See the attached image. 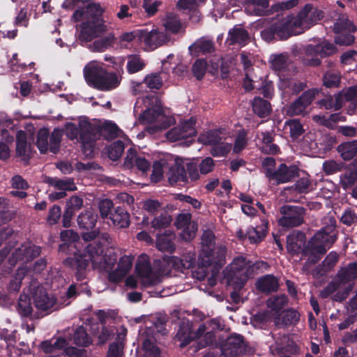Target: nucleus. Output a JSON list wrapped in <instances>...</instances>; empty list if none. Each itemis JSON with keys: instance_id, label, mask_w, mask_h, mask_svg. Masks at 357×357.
<instances>
[{"instance_id": "28", "label": "nucleus", "mask_w": 357, "mask_h": 357, "mask_svg": "<svg viewBox=\"0 0 357 357\" xmlns=\"http://www.w3.org/2000/svg\"><path fill=\"white\" fill-rule=\"evenodd\" d=\"M168 167L167 178L172 185L178 181L186 182L188 181L185 163L182 160L176 159L172 164H168Z\"/></svg>"}, {"instance_id": "63", "label": "nucleus", "mask_w": 357, "mask_h": 357, "mask_svg": "<svg viewBox=\"0 0 357 357\" xmlns=\"http://www.w3.org/2000/svg\"><path fill=\"white\" fill-rule=\"evenodd\" d=\"M323 81L326 87L337 86L340 81V74L333 70L328 71L324 75Z\"/></svg>"}, {"instance_id": "62", "label": "nucleus", "mask_w": 357, "mask_h": 357, "mask_svg": "<svg viewBox=\"0 0 357 357\" xmlns=\"http://www.w3.org/2000/svg\"><path fill=\"white\" fill-rule=\"evenodd\" d=\"M83 205V199L77 196H72L66 202V213L73 216L75 211L81 208Z\"/></svg>"}, {"instance_id": "10", "label": "nucleus", "mask_w": 357, "mask_h": 357, "mask_svg": "<svg viewBox=\"0 0 357 357\" xmlns=\"http://www.w3.org/2000/svg\"><path fill=\"white\" fill-rule=\"evenodd\" d=\"M254 265L243 257H237L225 271V278L229 285L240 289L252 275Z\"/></svg>"}, {"instance_id": "13", "label": "nucleus", "mask_w": 357, "mask_h": 357, "mask_svg": "<svg viewBox=\"0 0 357 357\" xmlns=\"http://www.w3.org/2000/svg\"><path fill=\"white\" fill-rule=\"evenodd\" d=\"M335 47L331 43L323 42L317 45H309L306 47V54L303 62L307 66H316L320 63L319 57H324L333 54Z\"/></svg>"}, {"instance_id": "48", "label": "nucleus", "mask_w": 357, "mask_h": 357, "mask_svg": "<svg viewBox=\"0 0 357 357\" xmlns=\"http://www.w3.org/2000/svg\"><path fill=\"white\" fill-rule=\"evenodd\" d=\"M284 130L286 132H289L291 137L293 139H296L300 137L304 131L303 126L297 119L286 121L284 125Z\"/></svg>"}, {"instance_id": "51", "label": "nucleus", "mask_w": 357, "mask_h": 357, "mask_svg": "<svg viewBox=\"0 0 357 357\" xmlns=\"http://www.w3.org/2000/svg\"><path fill=\"white\" fill-rule=\"evenodd\" d=\"M271 67L275 71H282L288 65V57L286 54H271L269 58Z\"/></svg>"}, {"instance_id": "32", "label": "nucleus", "mask_w": 357, "mask_h": 357, "mask_svg": "<svg viewBox=\"0 0 357 357\" xmlns=\"http://www.w3.org/2000/svg\"><path fill=\"white\" fill-rule=\"evenodd\" d=\"M162 26L166 31L172 33H183L185 26L181 22L179 17L174 13H168L162 20Z\"/></svg>"}, {"instance_id": "8", "label": "nucleus", "mask_w": 357, "mask_h": 357, "mask_svg": "<svg viewBox=\"0 0 357 357\" xmlns=\"http://www.w3.org/2000/svg\"><path fill=\"white\" fill-rule=\"evenodd\" d=\"M96 131L98 129L94 125L84 118L79 119L77 126L72 122L66 123L64 128L67 137L70 139H79L84 151H89V153L92 152L93 144L96 139Z\"/></svg>"}, {"instance_id": "16", "label": "nucleus", "mask_w": 357, "mask_h": 357, "mask_svg": "<svg viewBox=\"0 0 357 357\" xmlns=\"http://www.w3.org/2000/svg\"><path fill=\"white\" fill-rule=\"evenodd\" d=\"M333 29L337 34L335 37L337 44L349 45L354 42V37L351 33L355 31V27L346 16H342L335 23Z\"/></svg>"}, {"instance_id": "2", "label": "nucleus", "mask_w": 357, "mask_h": 357, "mask_svg": "<svg viewBox=\"0 0 357 357\" xmlns=\"http://www.w3.org/2000/svg\"><path fill=\"white\" fill-rule=\"evenodd\" d=\"M84 3L80 0H66L63 6L68 9L76 8L73 15L75 21H85L80 26L79 39L90 41L107 30L105 21L102 18L105 8L98 3L81 6Z\"/></svg>"}, {"instance_id": "7", "label": "nucleus", "mask_w": 357, "mask_h": 357, "mask_svg": "<svg viewBox=\"0 0 357 357\" xmlns=\"http://www.w3.org/2000/svg\"><path fill=\"white\" fill-rule=\"evenodd\" d=\"M335 221L330 219V225L317 232L308 243L305 253L310 252V261L316 262L336 240Z\"/></svg>"}, {"instance_id": "19", "label": "nucleus", "mask_w": 357, "mask_h": 357, "mask_svg": "<svg viewBox=\"0 0 357 357\" xmlns=\"http://www.w3.org/2000/svg\"><path fill=\"white\" fill-rule=\"evenodd\" d=\"M318 93L319 91L317 89H312L304 92L292 104L285 107L284 112L287 115L291 116L303 114Z\"/></svg>"}, {"instance_id": "21", "label": "nucleus", "mask_w": 357, "mask_h": 357, "mask_svg": "<svg viewBox=\"0 0 357 357\" xmlns=\"http://www.w3.org/2000/svg\"><path fill=\"white\" fill-rule=\"evenodd\" d=\"M68 343L63 337H59L56 340L45 341L41 344V348L45 353H54L58 350L64 349V352L70 357H80L82 351L73 347H67Z\"/></svg>"}, {"instance_id": "50", "label": "nucleus", "mask_w": 357, "mask_h": 357, "mask_svg": "<svg viewBox=\"0 0 357 357\" xmlns=\"http://www.w3.org/2000/svg\"><path fill=\"white\" fill-rule=\"evenodd\" d=\"M299 319V314L293 310L283 311L278 317L275 318V324H293L296 323Z\"/></svg>"}, {"instance_id": "47", "label": "nucleus", "mask_w": 357, "mask_h": 357, "mask_svg": "<svg viewBox=\"0 0 357 357\" xmlns=\"http://www.w3.org/2000/svg\"><path fill=\"white\" fill-rule=\"evenodd\" d=\"M252 109L254 112L259 117L267 116L271 110L270 103L261 98L254 99Z\"/></svg>"}, {"instance_id": "30", "label": "nucleus", "mask_w": 357, "mask_h": 357, "mask_svg": "<svg viewBox=\"0 0 357 357\" xmlns=\"http://www.w3.org/2000/svg\"><path fill=\"white\" fill-rule=\"evenodd\" d=\"M243 337L238 334L231 335L223 347V353L226 356H236L243 351Z\"/></svg>"}, {"instance_id": "64", "label": "nucleus", "mask_w": 357, "mask_h": 357, "mask_svg": "<svg viewBox=\"0 0 357 357\" xmlns=\"http://www.w3.org/2000/svg\"><path fill=\"white\" fill-rule=\"evenodd\" d=\"M343 182L351 185L357 180V160L350 165L349 170L345 173Z\"/></svg>"}, {"instance_id": "4", "label": "nucleus", "mask_w": 357, "mask_h": 357, "mask_svg": "<svg viewBox=\"0 0 357 357\" xmlns=\"http://www.w3.org/2000/svg\"><path fill=\"white\" fill-rule=\"evenodd\" d=\"M84 77L88 85L100 91H107L117 88L121 82L120 73L108 72L102 63L92 61L84 68Z\"/></svg>"}, {"instance_id": "20", "label": "nucleus", "mask_w": 357, "mask_h": 357, "mask_svg": "<svg viewBox=\"0 0 357 357\" xmlns=\"http://www.w3.org/2000/svg\"><path fill=\"white\" fill-rule=\"evenodd\" d=\"M45 182L58 192L54 191L49 194V198L52 201H55L64 197L66 195V191H74L77 190L73 179L66 178L60 179L58 178L47 177Z\"/></svg>"}, {"instance_id": "26", "label": "nucleus", "mask_w": 357, "mask_h": 357, "mask_svg": "<svg viewBox=\"0 0 357 357\" xmlns=\"http://www.w3.org/2000/svg\"><path fill=\"white\" fill-rule=\"evenodd\" d=\"M305 237L302 232H292L289 234L287 239V248L289 252L293 255L302 252V256H308V260L310 261V252L305 253V248H303L305 245Z\"/></svg>"}, {"instance_id": "31", "label": "nucleus", "mask_w": 357, "mask_h": 357, "mask_svg": "<svg viewBox=\"0 0 357 357\" xmlns=\"http://www.w3.org/2000/svg\"><path fill=\"white\" fill-rule=\"evenodd\" d=\"M124 165L128 168L136 165L137 169L142 172L148 171L151 167L149 161L144 156L136 155L135 151L132 149H130L128 151Z\"/></svg>"}, {"instance_id": "3", "label": "nucleus", "mask_w": 357, "mask_h": 357, "mask_svg": "<svg viewBox=\"0 0 357 357\" xmlns=\"http://www.w3.org/2000/svg\"><path fill=\"white\" fill-rule=\"evenodd\" d=\"M144 104L146 110L140 115L139 121L147 125L146 130L151 134H154L161 130L165 129L174 123V117L164 114L161 109L160 102L155 96L151 98L138 99L134 107V112L138 113L141 105Z\"/></svg>"}, {"instance_id": "11", "label": "nucleus", "mask_w": 357, "mask_h": 357, "mask_svg": "<svg viewBox=\"0 0 357 357\" xmlns=\"http://www.w3.org/2000/svg\"><path fill=\"white\" fill-rule=\"evenodd\" d=\"M215 236L213 233L205 231L202 237V248L199 254L202 262L208 264L213 261L219 265H222L225 261L226 249L224 246H215Z\"/></svg>"}, {"instance_id": "56", "label": "nucleus", "mask_w": 357, "mask_h": 357, "mask_svg": "<svg viewBox=\"0 0 357 357\" xmlns=\"http://www.w3.org/2000/svg\"><path fill=\"white\" fill-rule=\"evenodd\" d=\"M295 190L299 193H307L314 189V184L309 176L300 178L294 185Z\"/></svg>"}, {"instance_id": "36", "label": "nucleus", "mask_w": 357, "mask_h": 357, "mask_svg": "<svg viewBox=\"0 0 357 357\" xmlns=\"http://www.w3.org/2000/svg\"><path fill=\"white\" fill-rule=\"evenodd\" d=\"M130 140L128 137H123V140H117L113 142L107 148V154L112 160H118L122 155L125 146L130 144Z\"/></svg>"}, {"instance_id": "29", "label": "nucleus", "mask_w": 357, "mask_h": 357, "mask_svg": "<svg viewBox=\"0 0 357 357\" xmlns=\"http://www.w3.org/2000/svg\"><path fill=\"white\" fill-rule=\"evenodd\" d=\"M301 21H303L306 29L310 28L323 17V12L313 8L311 5H306L298 13Z\"/></svg>"}, {"instance_id": "35", "label": "nucleus", "mask_w": 357, "mask_h": 357, "mask_svg": "<svg viewBox=\"0 0 357 357\" xmlns=\"http://www.w3.org/2000/svg\"><path fill=\"white\" fill-rule=\"evenodd\" d=\"M109 218L113 225L118 228L127 227L130 224L129 214L125 209L120 207L115 208L110 213Z\"/></svg>"}, {"instance_id": "27", "label": "nucleus", "mask_w": 357, "mask_h": 357, "mask_svg": "<svg viewBox=\"0 0 357 357\" xmlns=\"http://www.w3.org/2000/svg\"><path fill=\"white\" fill-rule=\"evenodd\" d=\"M16 142V152L18 155L29 156L31 153L32 142L33 141V132L20 130L17 132Z\"/></svg>"}, {"instance_id": "41", "label": "nucleus", "mask_w": 357, "mask_h": 357, "mask_svg": "<svg viewBox=\"0 0 357 357\" xmlns=\"http://www.w3.org/2000/svg\"><path fill=\"white\" fill-rule=\"evenodd\" d=\"M213 50V45L211 40L201 38L195 42L189 47L190 54L197 56L199 53H209Z\"/></svg>"}, {"instance_id": "60", "label": "nucleus", "mask_w": 357, "mask_h": 357, "mask_svg": "<svg viewBox=\"0 0 357 357\" xmlns=\"http://www.w3.org/2000/svg\"><path fill=\"white\" fill-rule=\"evenodd\" d=\"M287 303V298L284 295L270 298L267 301V305L273 311L278 312Z\"/></svg>"}, {"instance_id": "25", "label": "nucleus", "mask_w": 357, "mask_h": 357, "mask_svg": "<svg viewBox=\"0 0 357 357\" xmlns=\"http://www.w3.org/2000/svg\"><path fill=\"white\" fill-rule=\"evenodd\" d=\"M195 255L194 252H188L182 255L181 258L177 257H168L164 259V263L168 266L180 271L190 268L195 262Z\"/></svg>"}, {"instance_id": "42", "label": "nucleus", "mask_w": 357, "mask_h": 357, "mask_svg": "<svg viewBox=\"0 0 357 357\" xmlns=\"http://www.w3.org/2000/svg\"><path fill=\"white\" fill-rule=\"evenodd\" d=\"M257 287L263 292L274 291L278 287V282L274 276L267 275L257 280Z\"/></svg>"}, {"instance_id": "15", "label": "nucleus", "mask_w": 357, "mask_h": 357, "mask_svg": "<svg viewBox=\"0 0 357 357\" xmlns=\"http://www.w3.org/2000/svg\"><path fill=\"white\" fill-rule=\"evenodd\" d=\"M280 212L282 216L279 219V225L285 227H293L302 224L305 210L298 206H284Z\"/></svg>"}, {"instance_id": "14", "label": "nucleus", "mask_w": 357, "mask_h": 357, "mask_svg": "<svg viewBox=\"0 0 357 357\" xmlns=\"http://www.w3.org/2000/svg\"><path fill=\"white\" fill-rule=\"evenodd\" d=\"M195 125V119L193 117L189 119H182L179 121L176 127L166 133V137L170 142H177L191 138L196 134Z\"/></svg>"}, {"instance_id": "40", "label": "nucleus", "mask_w": 357, "mask_h": 357, "mask_svg": "<svg viewBox=\"0 0 357 357\" xmlns=\"http://www.w3.org/2000/svg\"><path fill=\"white\" fill-rule=\"evenodd\" d=\"M97 221V215L93 209L86 210L84 213H82L77 218V222L79 227L91 229H93Z\"/></svg>"}, {"instance_id": "53", "label": "nucleus", "mask_w": 357, "mask_h": 357, "mask_svg": "<svg viewBox=\"0 0 357 357\" xmlns=\"http://www.w3.org/2000/svg\"><path fill=\"white\" fill-rule=\"evenodd\" d=\"M145 66L144 61L137 55H130L128 57L127 70L132 74L142 70Z\"/></svg>"}, {"instance_id": "22", "label": "nucleus", "mask_w": 357, "mask_h": 357, "mask_svg": "<svg viewBox=\"0 0 357 357\" xmlns=\"http://www.w3.org/2000/svg\"><path fill=\"white\" fill-rule=\"evenodd\" d=\"M357 96V86L350 87L347 92L340 93L335 97L326 96L319 100L318 104L327 109H340L344 100H351Z\"/></svg>"}, {"instance_id": "33", "label": "nucleus", "mask_w": 357, "mask_h": 357, "mask_svg": "<svg viewBox=\"0 0 357 357\" xmlns=\"http://www.w3.org/2000/svg\"><path fill=\"white\" fill-rule=\"evenodd\" d=\"M98 315L100 317V322L96 324V326H92L91 331L98 337L100 343H105L113 334L114 330L108 328L103 324L102 317L105 316L103 311L100 310L98 312Z\"/></svg>"}, {"instance_id": "37", "label": "nucleus", "mask_w": 357, "mask_h": 357, "mask_svg": "<svg viewBox=\"0 0 357 357\" xmlns=\"http://www.w3.org/2000/svg\"><path fill=\"white\" fill-rule=\"evenodd\" d=\"M305 84L301 82H296L293 79H289L284 75H280L279 88L287 92L298 93L303 90Z\"/></svg>"}, {"instance_id": "34", "label": "nucleus", "mask_w": 357, "mask_h": 357, "mask_svg": "<svg viewBox=\"0 0 357 357\" xmlns=\"http://www.w3.org/2000/svg\"><path fill=\"white\" fill-rule=\"evenodd\" d=\"M94 126L98 129V131L96 132V139L98 138L99 132H101L102 135L108 139L116 137H121L123 139V137H126L118 126L111 121L105 122L101 127Z\"/></svg>"}, {"instance_id": "18", "label": "nucleus", "mask_w": 357, "mask_h": 357, "mask_svg": "<svg viewBox=\"0 0 357 357\" xmlns=\"http://www.w3.org/2000/svg\"><path fill=\"white\" fill-rule=\"evenodd\" d=\"M139 34L142 37V43L149 50H155L171 41L170 35L158 29H154L150 31L142 29V32H140Z\"/></svg>"}, {"instance_id": "49", "label": "nucleus", "mask_w": 357, "mask_h": 357, "mask_svg": "<svg viewBox=\"0 0 357 357\" xmlns=\"http://www.w3.org/2000/svg\"><path fill=\"white\" fill-rule=\"evenodd\" d=\"M27 273V268L24 266L20 267L17 272L11 275L8 289L10 291H18L21 287V282L25 275Z\"/></svg>"}, {"instance_id": "17", "label": "nucleus", "mask_w": 357, "mask_h": 357, "mask_svg": "<svg viewBox=\"0 0 357 357\" xmlns=\"http://www.w3.org/2000/svg\"><path fill=\"white\" fill-rule=\"evenodd\" d=\"M34 305L37 309L41 311L55 310L61 305H67L70 301L65 300L59 303L52 294H48L43 288H39L33 296Z\"/></svg>"}, {"instance_id": "38", "label": "nucleus", "mask_w": 357, "mask_h": 357, "mask_svg": "<svg viewBox=\"0 0 357 357\" xmlns=\"http://www.w3.org/2000/svg\"><path fill=\"white\" fill-rule=\"evenodd\" d=\"M267 226L264 225V228H260V229H256L255 227H250L248 229L246 234H243L241 230L237 231V236L240 239L248 238L251 243H257L262 239V238L265 236V232L266 230Z\"/></svg>"}, {"instance_id": "24", "label": "nucleus", "mask_w": 357, "mask_h": 357, "mask_svg": "<svg viewBox=\"0 0 357 357\" xmlns=\"http://www.w3.org/2000/svg\"><path fill=\"white\" fill-rule=\"evenodd\" d=\"M298 168L296 166H287L281 164L273 173L268 174L269 181L273 183L280 184L290 181L297 174ZM271 173V172H268Z\"/></svg>"}, {"instance_id": "59", "label": "nucleus", "mask_w": 357, "mask_h": 357, "mask_svg": "<svg viewBox=\"0 0 357 357\" xmlns=\"http://www.w3.org/2000/svg\"><path fill=\"white\" fill-rule=\"evenodd\" d=\"M17 310L22 316H29L31 314L32 307L30 299L27 296L24 294L20 295L18 301Z\"/></svg>"}, {"instance_id": "39", "label": "nucleus", "mask_w": 357, "mask_h": 357, "mask_svg": "<svg viewBox=\"0 0 357 357\" xmlns=\"http://www.w3.org/2000/svg\"><path fill=\"white\" fill-rule=\"evenodd\" d=\"M174 235L171 231H165L159 234L156 240V246L161 251L172 252L174 250V244L172 240Z\"/></svg>"}, {"instance_id": "6", "label": "nucleus", "mask_w": 357, "mask_h": 357, "mask_svg": "<svg viewBox=\"0 0 357 357\" xmlns=\"http://www.w3.org/2000/svg\"><path fill=\"white\" fill-rule=\"evenodd\" d=\"M165 272V270L158 272L152 269L148 256L142 255L139 257L135 266L137 279L134 275L129 276L126 280V285L130 288H135L137 287L138 280L143 287L157 285L161 282L162 273Z\"/></svg>"}, {"instance_id": "43", "label": "nucleus", "mask_w": 357, "mask_h": 357, "mask_svg": "<svg viewBox=\"0 0 357 357\" xmlns=\"http://www.w3.org/2000/svg\"><path fill=\"white\" fill-rule=\"evenodd\" d=\"M248 40V34L247 31L240 26H235L229 32L227 42L229 44L245 45Z\"/></svg>"}, {"instance_id": "61", "label": "nucleus", "mask_w": 357, "mask_h": 357, "mask_svg": "<svg viewBox=\"0 0 357 357\" xmlns=\"http://www.w3.org/2000/svg\"><path fill=\"white\" fill-rule=\"evenodd\" d=\"M143 357H159L160 351L158 347L149 339L145 340L143 342Z\"/></svg>"}, {"instance_id": "54", "label": "nucleus", "mask_w": 357, "mask_h": 357, "mask_svg": "<svg viewBox=\"0 0 357 357\" xmlns=\"http://www.w3.org/2000/svg\"><path fill=\"white\" fill-rule=\"evenodd\" d=\"M49 131L46 128L39 130L37 135L36 146L41 153H45L49 148Z\"/></svg>"}, {"instance_id": "5", "label": "nucleus", "mask_w": 357, "mask_h": 357, "mask_svg": "<svg viewBox=\"0 0 357 357\" xmlns=\"http://www.w3.org/2000/svg\"><path fill=\"white\" fill-rule=\"evenodd\" d=\"M220 328L221 324L218 320H211L207 325H199L196 332L192 333L190 323L188 321H183L176 335V339L181 342V347L186 346L193 338L200 339L199 349H201L213 342L214 334L213 331Z\"/></svg>"}, {"instance_id": "52", "label": "nucleus", "mask_w": 357, "mask_h": 357, "mask_svg": "<svg viewBox=\"0 0 357 357\" xmlns=\"http://www.w3.org/2000/svg\"><path fill=\"white\" fill-rule=\"evenodd\" d=\"M162 75L163 73H151L147 75L144 79L146 86L151 90H158L160 89L162 86L164 79Z\"/></svg>"}, {"instance_id": "55", "label": "nucleus", "mask_w": 357, "mask_h": 357, "mask_svg": "<svg viewBox=\"0 0 357 357\" xmlns=\"http://www.w3.org/2000/svg\"><path fill=\"white\" fill-rule=\"evenodd\" d=\"M73 340L75 344L81 347H87L91 342V338L86 334V330L82 326L76 329Z\"/></svg>"}, {"instance_id": "9", "label": "nucleus", "mask_w": 357, "mask_h": 357, "mask_svg": "<svg viewBox=\"0 0 357 357\" xmlns=\"http://www.w3.org/2000/svg\"><path fill=\"white\" fill-rule=\"evenodd\" d=\"M305 30L306 28L303 21L297 15L295 17L287 16L281 22L271 26L269 30L270 36H267L268 34V30L262 31L261 36L266 40H271L275 36L284 40L292 35L302 33Z\"/></svg>"}, {"instance_id": "45", "label": "nucleus", "mask_w": 357, "mask_h": 357, "mask_svg": "<svg viewBox=\"0 0 357 357\" xmlns=\"http://www.w3.org/2000/svg\"><path fill=\"white\" fill-rule=\"evenodd\" d=\"M337 277L342 283L348 282L357 278V263H351L347 267L342 268L339 271Z\"/></svg>"}, {"instance_id": "58", "label": "nucleus", "mask_w": 357, "mask_h": 357, "mask_svg": "<svg viewBox=\"0 0 357 357\" xmlns=\"http://www.w3.org/2000/svg\"><path fill=\"white\" fill-rule=\"evenodd\" d=\"M62 135L63 131L61 129L56 128L52 132L50 137L49 148L53 153H56L59 151Z\"/></svg>"}, {"instance_id": "44", "label": "nucleus", "mask_w": 357, "mask_h": 357, "mask_svg": "<svg viewBox=\"0 0 357 357\" xmlns=\"http://www.w3.org/2000/svg\"><path fill=\"white\" fill-rule=\"evenodd\" d=\"M337 151L344 160H351L357 153V140L340 144Z\"/></svg>"}, {"instance_id": "23", "label": "nucleus", "mask_w": 357, "mask_h": 357, "mask_svg": "<svg viewBox=\"0 0 357 357\" xmlns=\"http://www.w3.org/2000/svg\"><path fill=\"white\" fill-rule=\"evenodd\" d=\"M40 249L38 246L27 243L16 248L9 258V263L14 265L18 261L22 263L28 262L29 260L39 255Z\"/></svg>"}, {"instance_id": "12", "label": "nucleus", "mask_w": 357, "mask_h": 357, "mask_svg": "<svg viewBox=\"0 0 357 357\" xmlns=\"http://www.w3.org/2000/svg\"><path fill=\"white\" fill-rule=\"evenodd\" d=\"M220 130H210L202 133L199 137V141L204 144L212 146L211 153L214 156H222L230 151L231 145L230 143L223 141Z\"/></svg>"}, {"instance_id": "1", "label": "nucleus", "mask_w": 357, "mask_h": 357, "mask_svg": "<svg viewBox=\"0 0 357 357\" xmlns=\"http://www.w3.org/2000/svg\"><path fill=\"white\" fill-rule=\"evenodd\" d=\"M98 234L96 231L83 234L82 238L85 241H94L86 247L83 253H76L74 258L68 259L66 262L76 270L75 275L77 280H82L85 278L86 268L91 261L95 268L108 272L110 280L119 282L131 268L133 258L127 255L122 257L119 259L117 268L112 271L116 259L109 257L107 261L106 258L102 257L103 246L107 242V236L104 234L96 239Z\"/></svg>"}, {"instance_id": "57", "label": "nucleus", "mask_w": 357, "mask_h": 357, "mask_svg": "<svg viewBox=\"0 0 357 357\" xmlns=\"http://www.w3.org/2000/svg\"><path fill=\"white\" fill-rule=\"evenodd\" d=\"M168 167V164L165 160L155 162L153 165V172L151 174V181L157 183L160 181L163 176L164 169Z\"/></svg>"}, {"instance_id": "46", "label": "nucleus", "mask_w": 357, "mask_h": 357, "mask_svg": "<svg viewBox=\"0 0 357 357\" xmlns=\"http://www.w3.org/2000/svg\"><path fill=\"white\" fill-rule=\"evenodd\" d=\"M268 6V0H247L245 10L250 14L261 15Z\"/></svg>"}]
</instances>
